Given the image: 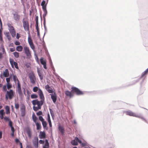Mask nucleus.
Masks as SVG:
<instances>
[{
  "instance_id": "f257e3e1",
  "label": "nucleus",
  "mask_w": 148,
  "mask_h": 148,
  "mask_svg": "<svg viewBox=\"0 0 148 148\" xmlns=\"http://www.w3.org/2000/svg\"><path fill=\"white\" fill-rule=\"evenodd\" d=\"M23 26L24 30L26 31H28L29 34V22L27 19L24 18L22 20ZM28 41L31 48L33 50L35 49V46L32 40L30 37V35L28 38Z\"/></svg>"
},
{
  "instance_id": "f03ea898",
  "label": "nucleus",
  "mask_w": 148,
  "mask_h": 148,
  "mask_svg": "<svg viewBox=\"0 0 148 148\" xmlns=\"http://www.w3.org/2000/svg\"><path fill=\"white\" fill-rule=\"evenodd\" d=\"M32 104L33 105V109L35 111H37L40 109L41 106L43 103V101L41 100L39 101L37 99L33 100L32 101Z\"/></svg>"
},
{
  "instance_id": "7ed1b4c3",
  "label": "nucleus",
  "mask_w": 148,
  "mask_h": 148,
  "mask_svg": "<svg viewBox=\"0 0 148 148\" xmlns=\"http://www.w3.org/2000/svg\"><path fill=\"white\" fill-rule=\"evenodd\" d=\"M125 113L127 115L129 116H133L142 119H143V117L140 114H137L130 110L126 111L125 112Z\"/></svg>"
},
{
  "instance_id": "20e7f679",
  "label": "nucleus",
  "mask_w": 148,
  "mask_h": 148,
  "mask_svg": "<svg viewBox=\"0 0 148 148\" xmlns=\"http://www.w3.org/2000/svg\"><path fill=\"white\" fill-rule=\"evenodd\" d=\"M14 92L12 90H10L9 91H7L5 94V98L6 99H12L14 96Z\"/></svg>"
},
{
  "instance_id": "39448f33",
  "label": "nucleus",
  "mask_w": 148,
  "mask_h": 148,
  "mask_svg": "<svg viewBox=\"0 0 148 148\" xmlns=\"http://www.w3.org/2000/svg\"><path fill=\"white\" fill-rule=\"evenodd\" d=\"M71 89V92H75L77 95H82L84 94L83 92L80 90L78 88L75 87H72Z\"/></svg>"
},
{
  "instance_id": "423d86ee",
  "label": "nucleus",
  "mask_w": 148,
  "mask_h": 148,
  "mask_svg": "<svg viewBox=\"0 0 148 148\" xmlns=\"http://www.w3.org/2000/svg\"><path fill=\"white\" fill-rule=\"evenodd\" d=\"M8 29L12 36L13 37L15 36L16 32L14 27L10 24H8Z\"/></svg>"
},
{
  "instance_id": "0eeeda50",
  "label": "nucleus",
  "mask_w": 148,
  "mask_h": 148,
  "mask_svg": "<svg viewBox=\"0 0 148 148\" xmlns=\"http://www.w3.org/2000/svg\"><path fill=\"white\" fill-rule=\"evenodd\" d=\"M23 49L26 55L28 58H30L31 57V55L29 48L27 46H25L23 47Z\"/></svg>"
},
{
  "instance_id": "6e6552de",
  "label": "nucleus",
  "mask_w": 148,
  "mask_h": 148,
  "mask_svg": "<svg viewBox=\"0 0 148 148\" xmlns=\"http://www.w3.org/2000/svg\"><path fill=\"white\" fill-rule=\"evenodd\" d=\"M29 77L30 79L31 83L33 84H35L36 81V79L34 74L33 73L30 74Z\"/></svg>"
},
{
  "instance_id": "1a4fd4ad",
  "label": "nucleus",
  "mask_w": 148,
  "mask_h": 148,
  "mask_svg": "<svg viewBox=\"0 0 148 148\" xmlns=\"http://www.w3.org/2000/svg\"><path fill=\"white\" fill-rule=\"evenodd\" d=\"M9 61L11 65V66L12 68H13L14 67V66L17 69H18L17 63V62H14L13 59L10 58L9 59Z\"/></svg>"
},
{
  "instance_id": "9d476101",
  "label": "nucleus",
  "mask_w": 148,
  "mask_h": 148,
  "mask_svg": "<svg viewBox=\"0 0 148 148\" xmlns=\"http://www.w3.org/2000/svg\"><path fill=\"white\" fill-rule=\"evenodd\" d=\"M78 142L80 144L82 143L81 141L78 138L75 137V139L71 141V143L73 145H78Z\"/></svg>"
},
{
  "instance_id": "9b49d317",
  "label": "nucleus",
  "mask_w": 148,
  "mask_h": 148,
  "mask_svg": "<svg viewBox=\"0 0 148 148\" xmlns=\"http://www.w3.org/2000/svg\"><path fill=\"white\" fill-rule=\"evenodd\" d=\"M21 115L22 116H24L25 114V107L23 104L21 105L20 108Z\"/></svg>"
},
{
  "instance_id": "f8f14e48",
  "label": "nucleus",
  "mask_w": 148,
  "mask_h": 148,
  "mask_svg": "<svg viewBox=\"0 0 148 148\" xmlns=\"http://www.w3.org/2000/svg\"><path fill=\"white\" fill-rule=\"evenodd\" d=\"M13 17L14 19L16 21H18L20 18V15L18 14L17 12L13 13Z\"/></svg>"
},
{
  "instance_id": "ddd939ff",
  "label": "nucleus",
  "mask_w": 148,
  "mask_h": 148,
  "mask_svg": "<svg viewBox=\"0 0 148 148\" xmlns=\"http://www.w3.org/2000/svg\"><path fill=\"white\" fill-rule=\"evenodd\" d=\"M38 93L39 95L40 98L41 99V100H43L44 101L45 99V97L42 92L40 89H39Z\"/></svg>"
},
{
  "instance_id": "4468645a",
  "label": "nucleus",
  "mask_w": 148,
  "mask_h": 148,
  "mask_svg": "<svg viewBox=\"0 0 148 148\" xmlns=\"http://www.w3.org/2000/svg\"><path fill=\"white\" fill-rule=\"evenodd\" d=\"M51 96V98L53 103H55L56 101L57 95L55 92H54L53 94H50Z\"/></svg>"
},
{
  "instance_id": "2eb2a0df",
  "label": "nucleus",
  "mask_w": 148,
  "mask_h": 148,
  "mask_svg": "<svg viewBox=\"0 0 148 148\" xmlns=\"http://www.w3.org/2000/svg\"><path fill=\"white\" fill-rule=\"evenodd\" d=\"M34 145L35 148H37L38 147V137H35L34 138Z\"/></svg>"
},
{
  "instance_id": "dca6fc26",
  "label": "nucleus",
  "mask_w": 148,
  "mask_h": 148,
  "mask_svg": "<svg viewBox=\"0 0 148 148\" xmlns=\"http://www.w3.org/2000/svg\"><path fill=\"white\" fill-rule=\"evenodd\" d=\"M72 92L71 91L70 92L69 91L66 90L65 92V93L66 96L71 98L73 96Z\"/></svg>"
},
{
  "instance_id": "f3484780",
  "label": "nucleus",
  "mask_w": 148,
  "mask_h": 148,
  "mask_svg": "<svg viewBox=\"0 0 148 148\" xmlns=\"http://www.w3.org/2000/svg\"><path fill=\"white\" fill-rule=\"evenodd\" d=\"M37 72L38 74V75L40 77V79L41 80H42L43 78V76L42 75V73L41 72V70L39 68H37Z\"/></svg>"
},
{
  "instance_id": "a211bd4d",
  "label": "nucleus",
  "mask_w": 148,
  "mask_h": 148,
  "mask_svg": "<svg viewBox=\"0 0 148 148\" xmlns=\"http://www.w3.org/2000/svg\"><path fill=\"white\" fill-rule=\"evenodd\" d=\"M18 87V92L19 95L22 94V91L20 82L17 83Z\"/></svg>"
},
{
  "instance_id": "6ab92c4d",
  "label": "nucleus",
  "mask_w": 148,
  "mask_h": 148,
  "mask_svg": "<svg viewBox=\"0 0 148 148\" xmlns=\"http://www.w3.org/2000/svg\"><path fill=\"white\" fill-rule=\"evenodd\" d=\"M5 113L4 112V110L2 109L0 110V118L2 119L3 118V116L5 114Z\"/></svg>"
},
{
  "instance_id": "aec40b11",
  "label": "nucleus",
  "mask_w": 148,
  "mask_h": 148,
  "mask_svg": "<svg viewBox=\"0 0 148 148\" xmlns=\"http://www.w3.org/2000/svg\"><path fill=\"white\" fill-rule=\"evenodd\" d=\"M58 130L62 134H64V130L63 127L59 125L58 126Z\"/></svg>"
},
{
  "instance_id": "412c9836",
  "label": "nucleus",
  "mask_w": 148,
  "mask_h": 148,
  "mask_svg": "<svg viewBox=\"0 0 148 148\" xmlns=\"http://www.w3.org/2000/svg\"><path fill=\"white\" fill-rule=\"evenodd\" d=\"M40 138H45L46 134L45 132H40Z\"/></svg>"
},
{
  "instance_id": "4be33fe9",
  "label": "nucleus",
  "mask_w": 148,
  "mask_h": 148,
  "mask_svg": "<svg viewBox=\"0 0 148 148\" xmlns=\"http://www.w3.org/2000/svg\"><path fill=\"white\" fill-rule=\"evenodd\" d=\"M3 75L4 77H7L9 75V73L8 70L6 69L5 71L3 73Z\"/></svg>"
},
{
  "instance_id": "5701e85b",
  "label": "nucleus",
  "mask_w": 148,
  "mask_h": 148,
  "mask_svg": "<svg viewBox=\"0 0 148 148\" xmlns=\"http://www.w3.org/2000/svg\"><path fill=\"white\" fill-rule=\"evenodd\" d=\"M47 120L48 122L50 127H52V125L51 123V121L50 119V115L49 114H48Z\"/></svg>"
},
{
  "instance_id": "b1692460",
  "label": "nucleus",
  "mask_w": 148,
  "mask_h": 148,
  "mask_svg": "<svg viewBox=\"0 0 148 148\" xmlns=\"http://www.w3.org/2000/svg\"><path fill=\"white\" fill-rule=\"evenodd\" d=\"M23 49V47L21 45L18 46L16 47V50L18 51L19 52L21 51Z\"/></svg>"
},
{
  "instance_id": "393cba45",
  "label": "nucleus",
  "mask_w": 148,
  "mask_h": 148,
  "mask_svg": "<svg viewBox=\"0 0 148 148\" xmlns=\"http://www.w3.org/2000/svg\"><path fill=\"white\" fill-rule=\"evenodd\" d=\"M5 109L6 110V113L8 114L10 113V107L9 106H6L5 107Z\"/></svg>"
},
{
  "instance_id": "a878e982",
  "label": "nucleus",
  "mask_w": 148,
  "mask_h": 148,
  "mask_svg": "<svg viewBox=\"0 0 148 148\" xmlns=\"http://www.w3.org/2000/svg\"><path fill=\"white\" fill-rule=\"evenodd\" d=\"M13 79L14 81L16 83L17 82V83L19 82V81L18 80L17 76L15 75H14L13 76Z\"/></svg>"
},
{
  "instance_id": "bb28decb",
  "label": "nucleus",
  "mask_w": 148,
  "mask_h": 148,
  "mask_svg": "<svg viewBox=\"0 0 148 148\" xmlns=\"http://www.w3.org/2000/svg\"><path fill=\"white\" fill-rule=\"evenodd\" d=\"M148 73V68L146 69V70L142 73L141 77L143 78Z\"/></svg>"
},
{
  "instance_id": "cd10ccee",
  "label": "nucleus",
  "mask_w": 148,
  "mask_h": 148,
  "mask_svg": "<svg viewBox=\"0 0 148 148\" xmlns=\"http://www.w3.org/2000/svg\"><path fill=\"white\" fill-rule=\"evenodd\" d=\"M148 73V68L146 69V70L142 73L141 77L143 78Z\"/></svg>"
},
{
  "instance_id": "c85d7f7f",
  "label": "nucleus",
  "mask_w": 148,
  "mask_h": 148,
  "mask_svg": "<svg viewBox=\"0 0 148 148\" xmlns=\"http://www.w3.org/2000/svg\"><path fill=\"white\" fill-rule=\"evenodd\" d=\"M36 126L37 130H39L41 128V126L40 123H36Z\"/></svg>"
},
{
  "instance_id": "c756f323",
  "label": "nucleus",
  "mask_w": 148,
  "mask_h": 148,
  "mask_svg": "<svg viewBox=\"0 0 148 148\" xmlns=\"http://www.w3.org/2000/svg\"><path fill=\"white\" fill-rule=\"evenodd\" d=\"M5 34V36L7 38L8 40H10L11 39V38L10 35L9 33V32H7Z\"/></svg>"
},
{
  "instance_id": "7c9ffc66",
  "label": "nucleus",
  "mask_w": 148,
  "mask_h": 148,
  "mask_svg": "<svg viewBox=\"0 0 148 148\" xmlns=\"http://www.w3.org/2000/svg\"><path fill=\"white\" fill-rule=\"evenodd\" d=\"M40 61L41 64L43 65L44 64H46V62L45 60H44L42 58H41L40 59Z\"/></svg>"
},
{
  "instance_id": "2f4dec72",
  "label": "nucleus",
  "mask_w": 148,
  "mask_h": 148,
  "mask_svg": "<svg viewBox=\"0 0 148 148\" xmlns=\"http://www.w3.org/2000/svg\"><path fill=\"white\" fill-rule=\"evenodd\" d=\"M44 13L43 15V19H44V24H45V16L46 15V14H47V11H44Z\"/></svg>"
},
{
  "instance_id": "473e14b6",
  "label": "nucleus",
  "mask_w": 148,
  "mask_h": 148,
  "mask_svg": "<svg viewBox=\"0 0 148 148\" xmlns=\"http://www.w3.org/2000/svg\"><path fill=\"white\" fill-rule=\"evenodd\" d=\"M13 54L14 57L16 58H18L19 57V53L15 52L13 53Z\"/></svg>"
},
{
  "instance_id": "72a5a7b5",
  "label": "nucleus",
  "mask_w": 148,
  "mask_h": 148,
  "mask_svg": "<svg viewBox=\"0 0 148 148\" xmlns=\"http://www.w3.org/2000/svg\"><path fill=\"white\" fill-rule=\"evenodd\" d=\"M32 119L34 122L36 123L37 119V118L34 114H33L32 115Z\"/></svg>"
},
{
  "instance_id": "f704fd0d",
  "label": "nucleus",
  "mask_w": 148,
  "mask_h": 148,
  "mask_svg": "<svg viewBox=\"0 0 148 148\" xmlns=\"http://www.w3.org/2000/svg\"><path fill=\"white\" fill-rule=\"evenodd\" d=\"M42 123L43 127L44 128H45L46 127L47 124L46 121H44L42 122Z\"/></svg>"
},
{
  "instance_id": "c9c22d12",
  "label": "nucleus",
  "mask_w": 148,
  "mask_h": 148,
  "mask_svg": "<svg viewBox=\"0 0 148 148\" xmlns=\"http://www.w3.org/2000/svg\"><path fill=\"white\" fill-rule=\"evenodd\" d=\"M38 97V96L36 94H32L31 95V98L32 99H36Z\"/></svg>"
},
{
  "instance_id": "e433bc0d",
  "label": "nucleus",
  "mask_w": 148,
  "mask_h": 148,
  "mask_svg": "<svg viewBox=\"0 0 148 148\" xmlns=\"http://www.w3.org/2000/svg\"><path fill=\"white\" fill-rule=\"evenodd\" d=\"M49 143L48 142V141L47 140H45V145L44 146H45L46 147H49Z\"/></svg>"
},
{
  "instance_id": "4c0bfd02",
  "label": "nucleus",
  "mask_w": 148,
  "mask_h": 148,
  "mask_svg": "<svg viewBox=\"0 0 148 148\" xmlns=\"http://www.w3.org/2000/svg\"><path fill=\"white\" fill-rule=\"evenodd\" d=\"M39 89L37 87H35L33 88V91L34 92H36L38 90V91Z\"/></svg>"
},
{
  "instance_id": "58836bf2",
  "label": "nucleus",
  "mask_w": 148,
  "mask_h": 148,
  "mask_svg": "<svg viewBox=\"0 0 148 148\" xmlns=\"http://www.w3.org/2000/svg\"><path fill=\"white\" fill-rule=\"evenodd\" d=\"M47 90L49 93H52L53 92L52 89L51 87Z\"/></svg>"
},
{
  "instance_id": "ea45409f",
  "label": "nucleus",
  "mask_w": 148,
  "mask_h": 148,
  "mask_svg": "<svg viewBox=\"0 0 148 148\" xmlns=\"http://www.w3.org/2000/svg\"><path fill=\"white\" fill-rule=\"evenodd\" d=\"M15 107L16 109H18L19 108V104L18 103H15Z\"/></svg>"
},
{
  "instance_id": "a19ab883",
  "label": "nucleus",
  "mask_w": 148,
  "mask_h": 148,
  "mask_svg": "<svg viewBox=\"0 0 148 148\" xmlns=\"http://www.w3.org/2000/svg\"><path fill=\"white\" fill-rule=\"evenodd\" d=\"M3 119L5 121H9L10 120V119L8 117H3Z\"/></svg>"
},
{
  "instance_id": "79ce46f5",
  "label": "nucleus",
  "mask_w": 148,
  "mask_h": 148,
  "mask_svg": "<svg viewBox=\"0 0 148 148\" xmlns=\"http://www.w3.org/2000/svg\"><path fill=\"white\" fill-rule=\"evenodd\" d=\"M43 11H47L46 10V5L42 6Z\"/></svg>"
},
{
  "instance_id": "37998d69",
  "label": "nucleus",
  "mask_w": 148,
  "mask_h": 148,
  "mask_svg": "<svg viewBox=\"0 0 148 148\" xmlns=\"http://www.w3.org/2000/svg\"><path fill=\"white\" fill-rule=\"evenodd\" d=\"M39 120L41 121L42 122L44 121V119L42 116H39Z\"/></svg>"
},
{
  "instance_id": "c03bdc74",
  "label": "nucleus",
  "mask_w": 148,
  "mask_h": 148,
  "mask_svg": "<svg viewBox=\"0 0 148 148\" xmlns=\"http://www.w3.org/2000/svg\"><path fill=\"white\" fill-rule=\"evenodd\" d=\"M3 91L4 92H5L6 90H7V88H6V86L5 85L3 86Z\"/></svg>"
},
{
  "instance_id": "a18cd8bd",
  "label": "nucleus",
  "mask_w": 148,
  "mask_h": 148,
  "mask_svg": "<svg viewBox=\"0 0 148 148\" xmlns=\"http://www.w3.org/2000/svg\"><path fill=\"white\" fill-rule=\"evenodd\" d=\"M9 126L10 127H13L12 126V121L11 120H10L9 121Z\"/></svg>"
},
{
  "instance_id": "49530a36",
  "label": "nucleus",
  "mask_w": 148,
  "mask_h": 148,
  "mask_svg": "<svg viewBox=\"0 0 148 148\" xmlns=\"http://www.w3.org/2000/svg\"><path fill=\"white\" fill-rule=\"evenodd\" d=\"M27 133L28 136L29 137H30L31 136V132L30 131H27Z\"/></svg>"
},
{
  "instance_id": "de8ad7c7",
  "label": "nucleus",
  "mask_w": 148,
  "mask_h": 148,
  "mask_svg": "<svg viewBox=\"0 0 148 148\" xmlns=\"http://www.w3.org/2000/svg\"><path fill=\"white\" fill-rule=\"evenodd\" d=\"M15 44L16 45H18L19 46L20 45V43L18 41H16L15 43Z\"/></svg>"
},
{
  "instance_id": "09e8293b",
  "label": "nucleus",
  "mask_w": 148,
  "mask_h": 148,
  "mask_svg": "<svg viewBox=\"0 0 148 148\" xmlns=\"http://www.w3.org/2000/svg\"><path fill=\"white\" fill-rule=\"evenodd\" d=\"M36 114L38 116L42 115V112L41 111H39L38 112L36 113Z\"/></svg>"
},
{
  "instance_id": "8fccbe9b",
  "label": "nucleus",
  "mask_w": 148,
  "mask_h": 148,
  "mask_svg": "<svg viewBox=\"0 0 148 148\" xmlns=\"http://www.w3.org/2000/svg\"><path fill=\"white\" fill-rule=\"evenodd\" d=\"M50 112L51 114V116L54 115L53 112V110L50 108L49 109Z\"/></svg>"
},
{
  "instance_id": "3c124183",
  "label": "nucleus",
  "mask_w": 148,
  "mask_h": 148,
  "mask_svg": "<svg viewBox=\"0 0 148 148\" xmlns=\"http://www.w3.org/2000/svg\"><path fill=\"white\" fill-rule=\"evenodd\" d=\"M45 1L44 0H43L41 3V6L46 5L45 4Z\"/></svg>"
},
{
  "instance_id": "603ef678",
  "label": "nucleus",
  "mask_w": 148,
  "mask_h": 148,
  "mask_svg": "<svg viewBox=\"0 0 148 148\" xmlns=\"http://www.w3.org/2000/svg\"><path fill=\"white\" fill-rule=\"evenodd\" d=\"M1 49L2 50V52L3 53L2 54H3L5 53V49H4V48L3 46L1 47Z\"/></svg>"
},
{
  "instance_id": "864d4df0",
  "label": "nucleus",
  "mask_w": 148,
  "mask_h": 148,
  "mask_svg": "<svg viewBox=\"0 0 148 148\" xmlns=\"http://www.w3.org/2000/svg\"><path fill=\"white\" fill-rule=\"evenodd\" d=\"M6 82L8 83V84L10 82V77L6 78Z\"/></svg>"
},
{
  "instance_id": "5fc2aeb1",
  "label": "nucleus",
  "mask_w": 148,
  "mask_h": 148,
  "mask_svg": "<svg viewBox=\"0 0 148 148\" xmlns=\"http://www.w3.org/2000/svg\"><path fill=\"white\" fill-rule=\"evenodd\" d=\"M50 87L48 85H47L45 86V88L47 90Z\"/></svg>"
},
{
  "instance_id": "6e6d98bb",
  "label": "nucleus",
  "mask_w": 148,
  "mask_h": 148,
  "mask_svg": "<svg viewBox=\"0 0 148 148\" xmlns=\"http://www.w3.org/2000/svg\"><path fill=\"white\" fill-rule=\"evenodd\" d=\"M12 87V86L9 83L7 85V88L8 89H10Z\"/></svg>"
},
{
  "instance_id": "4d7b16f0",
  "label": "nucleus",
  "mask_w": 148,
  "mask_h": 148,
  "mask_svg": "<svg viewBox=\"0 0 148 148\" xmlns=\"http://www.w3.org/2000/svg\"><path fill=\"white\" fill-rule=\"evenodd\" d=\"M15 51V49L14 48H11L10 49V51L11 52H13Z\"/></svg>"
},
{
  "instance_id": "13d9d810",
  "label": "nucleus",
  "mask_w": 148,
  "mask_h": 148,
  "mask_svg": "<svg viewBox=\"0 0 148 148\" xmlns=\"http://www.w3.org/2000/svg\"><path fill=\"white\" fill-rule=\"evenodd\" d=\"M11 130L12 131V132H14V128L13 127H11Z\"/></svg>"
},
{
  "instance_id": "bf43d9fd",
  "label": "nucleus",
  "mask_w": 148,
  "mask_h": 148,
  "mask_svg": "<svg viewBox=\"0 0 148 148\" xmlns=\"http://www.w3.org/2000/svg\"><path fill=\"white\" fill-rule=\"evenodd\" d=\"M39 142L40 144H43L44 143V142L42 140H40L39 141Z\"/></svg>"
},
{
  "instance_id": "052dcab7",
  "label": "nucleus",
  "mask_w": 148,
  "mask_h": 148,
  "mask_svg": "<svg viewBox=\"0 0 148 148\" xmlns=\"http://www.w3.org/2000/svg\"><path fill=\"white\" fill-rule=\"evenodd\" d=\"M2 37L1 36V30H0V40H2Z\"/></svg>"
},
{
  "instance_id": "680f3d73",
  "label": "nucleus",
  "mask_w": 148,
  "mask_h": 148,
  "mask_svg": "<svg viewBox=\"0 0 148 148\" xmlns=\"http://www.w3.org/2000/svg\"><path fill=\"white\" fill-rule=\"evenodd\" d=\"M20 37V36L18 33H17L16 34V38L17 39H18Z\"/></svg>"
},
{
  "instance_id": "e2e57ef3",
  "label": "nucleus",
  "mask_w": 148,
  "mask_h": 148,
  "mask_svg": "<svg viewBox=\"0 0 148 148\" xmlns=\"http://www.w3.org/2000/svg\"><path fill=\"white\" fill-rule=\"evenodd\" d=\"M2 138V132L0 131V139L1 138Z\"/></svg>"
},
{
  "instance_id": "0e129e2a",
  "label": "nucleus",
  "mask_w": 148,
  "mask_h": 148,
  "mask_svg": "<svg viewBox=\"0 0 148 148\" xmlns=\"http://www.w3.org/2000/svg\"><path fill=\"white\" fill-rule=\"evenodd\" d=\"M15 142H16V143H18L19 142V140L18 139H16L15 140Z\"/></svg>"
},
{
  "instance_id": "69168bd1",
  "label": "nucleus",
  "mask_w": 148,
  "mask_h": 148,
  "mask_svg": "<svg viewBox=\"0 0 148 148\" xmlns=\"http://www.w3.org/2000/svg\"><path fill=\"white\" fill-rule=\"evenodd\" d=\"M43 65V67L45 69H47V67L46 66V64H44Z\"/></svg>"
},
{
  "instance_id": "338daca9",
  "label": "nucleus",
  "mask_w": 148,
  "mask_h": 148,
  "mask_svg": "<svg viewBox=\"0 0 148 148\" xmlns=\"http://www.w3.org/2000/svg\"><path fill=\"white\" fill-rule=\"evenodd\" d=\"M2 54H3L2 53H0V59L2 58V57H3Z\"/></svg>"
},
{
  "instance_id": "774afa93",
  "label": "nucleus",
  "mask_w": 148,
  "mask_h": 148,
  "mask_svg": "<svg viewBox=\"0 0 148 148\" xmlns=\"http://www.w3.org/2000/svg\"><path fill=\"white\" fill-rule=\"evenodd\" d=\"M36 21H38V17L36 16Z\"/></svg>"
}]
</instances>
